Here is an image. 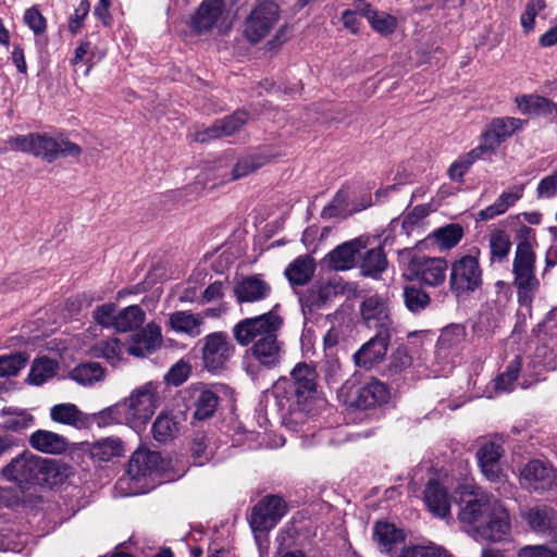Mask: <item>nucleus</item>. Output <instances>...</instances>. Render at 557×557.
Here are the masks:
<instances>
[{
  "instance_id": "31",
  "label": "nucleus",
  "mask_w": 557,
  "mask_h": 557,
  "mask_svg": "<svg viewBox=\"0 0 557 557\" xmlns=\"http://www.w3.org/2000/svg\"><path fill=\"white\" fill-rule=\"evenodd\" d=\"M52 421L77 429L89 426V416L82 412L74 404H58L50 409Z\"/></svg>"
},
{
  "instance_id": "8",
  "label": "nucleus",
  "mask_w": 557,
  "mask_h": 557,
  "mask_svg": "<svg viewBox=\"0 0 557 557\" xmlns=\"http://www.w3.org/2000/svg\"><path fill=\"white\" fill-rule=\"evenodd\" d=\"M280 13L274 1H258L244 22V37L251 44L261 41L277 24Z\"/></svg>"
},
{
  "instance_id": "63",
  "label": "nucleus",
  "mask_w": 557,
  "mask_h": 557,
  "mask_svg": "<svg viewBox=\"0 0 557 557\" xmlns=\"http://www.w3.org/2000/svg\"><path fill=\"white\" fill-rule=\"evenodd\" d=\"M110 0H99L94 9V14L102 23L103 26H110L112 24V15L110 14Z\"/></svg>"
},
{
  "instance_id": "20",
  "label": "nucleus",
  "mask_w": 557,
  "mask_h": 557,
  "mask_svg": "<svg viewBox=\"0 0 557 557\" xmlns=\"http://www.w3.org/2000/svg\"><path fill=\"white\" fill-rule=\"evenodd\" d=\"M503 447L495 442L484 443L476 451V457L483 475L492 481H502L504 474L500 467Z\"/></svg>"
},
{
  "instance_id": "9",
  "label": "nucleus",
  "mask_w": 557,
  "mask_h": 557,
  "mask_svg": "<svg viewBox=\"0 0 557 557\" xmlns=\"http://www.w3.org/2000/svg\"><path fill=\"white\" fill-rule=\"evenodd\" d=\"M122 408L127 424L133 429L146 424L157 408V396L152 384H146L134 391Z\"/></svg>"
},
{
  "instance_id": "22",
  "label": "nucleus",
  "mask_w": 557,
  "mask_h": 557,
  "mask_svg": "<svg viewBox=\"0 0 557 557\" xmlns=\"http://www.w3.org/2000/svg\"><path fill=\"white\" fill-rule=\"evenodd\" d=\"M161 343L162 334L160 325L150 322L133 336L127 351L136 357H145L160 347Z\"/></svg>"
},
{
  "instance_id": "57",
  "label": "nucleus",
  "mask_w": 557,
  "mask_h": 557,
  "mask_svg": "<svg viewBox=\"0 0 557 557\" xmlns=\"http://www.w3.org/2000/svg\"><path fill=\"white\" fill-rule=\"evenodd\" d=\"M347 210V194L338 190L331 203L324 208L323 214L330 218L346 215Z\"/></svg>"
},
{
  "instance_id": "18",
  "label": "nucleus",
  "mask_w": 557,
  "mask_h": 557,
  "mask_svg": "<svg viewBox=\"0 0 557 557\" xmlns=\"http://www.w3.org/2000/svg\"><path fill=\"white\" fill-rule=\"evenodd\" d=\"M224 11V0H202L190 18V28L197 34L212 30L221 21Z\"/></svg>"
},
{
  "instance_id": "50",
  "label": "nucleus",
  "mask_w": 557,
  "mask_h": 557,
  "mask_svg": "<svg viewBox=\"0 0 557 557\" xmlns=\"http://www.w3.org/2000/svg\"><path fill=\"white\" fill-rule=\"evenodd\" d=\"M488 125L492 127L493 132L496 133L497 137H500L503 141H505L508 137H510L517 129H519L522 125L521 120L516 117H495L493 119Z\"/></svg>"
},
{
  "instance_id": "37",
  "label": "nucleus",
  "mask_w": 557,
  "mask_h": 557,
  "mask_svg": "<svg viewBox=\"0 0 557 557\" xmlns=\"http://www.w3.org/2000/svg\"><path fill=\"white\" fill-rule=\"evenodd\" d=\"M124 453L123 442L119 437H107L96 442L90 449L91 457L100 461H109Z\"/></svg>"
},
{
  "instance_id": "27",
  "label": "nucleus",
  "mask_w": 557,
  "mask_h": 557,
  "mask_svg": "<svg viewBox=\"0 0 557 557\" xmlns=\"http://www.w3.org/2000/svg\"><path fill=\"white\" fill-rule=\"evenodd\" d=\"M29 445L44 454L60 455L67 450L69 441L52 431L37 430L29 436Z\"/></svg>"
},
{
  "instance_id": "44",
  "label": "nucleus",
  "mask_w": 557,
  "mask_h": 557,
  "mask_svg": "<svg viewBox=\"0 0 557 557\" xmlns=\"http://www.w3.org/2000/svg\"><path fill=\"white\" fill-rule=\"evenodd\" d=\"M103 376V369L97 362H88L77 366L71 373V377L82 385H91Z\"/></svg>"
},
{
  "instance_id": "43",
  "label": "nucleus",
  "mask_w": 557,
  "mask_h": 557,
  "mask_svg": "<svg viewBox=\"0 0 557 557\" xmlns=\"http://www.w3.org/2000/svg\"><path fill=\"white\" fill-rule=\"evenodd\" d=\"M490 251L492 261H503L507 258L511 242L509 235L503 230H495L490 235Z\"/></svg>"
},
{
  "instance_id": "41",
  "label": "nucleus",
  "mask_w": 557,
  "mask_h": 557,
  "mask_svg": "<svg viewBox=\"0 0 557 557\" xmlns=\"http://www.w3.org/2000/svg\"><path fill=\"white\" fill-rule=\"evenodd\" d=\"M465 329L459 325H451L442 331L437 341L438 352L456 351L465 342Z\"/></svg>"
},
{
  "instance_id": "54",
  "label": "nucleus",
  "mask_w": 557,
  "mask_h": 557,
  "mask_svg": "<svg viewBox=\"0 0 557 557\" xmlns=\"http://www.w3.org/2000/svg\"><path fill=\"white\" fill-rule=\"evenodd\" d=\"M412 362L411 357L408 354L406 347H398L389 358L388 372L391 374H397L403 372L405 369L410 367Z\"/></svg>"
},
{
  "instance_id": "16",
  "label": "nucleus",
  "mask_w": 557,
  "mask_h": 557,
  "mask_svg": "<svg viewBox=\"0 0 557 557\" xmlns=\"http://www.w3.org/2000/svg\"><path fill=\"white\" fill-rule=\"evenodd\" d=\"M410 272L430 286H438L446 278L447 262L442 258L413 257L409 263Z\"/></svg>"
},
{
  "instance_id": "23",
  "label": "nucleus",
  "mask_w": 557,
  "mask_h": 557,
  "mask_svg": "<svg viewBox=\"0 0 557 557\" xmlns=\"http://www.w3.org/2000/svg\"><path fill=\"white\" fill-rule=\"evenodd\" d=\"M194 407V418L206 420L212 417L219 405V396L203 386H193L185 391Z\"/></svg>"
},
{
  "instance_id": "26",
  "label": "nucleus",
  "mask_w": 557,
  "mask_h": 557,
  "mask_svg": "<svg viewBox=\"0 0 557 557\" xmlns=\"http://www.w3.org/2000/svg\"><path fill=\"white\" fill-rule=\"evenodd\" d=\"M161 455L158 451L137 449L131 457L127 467L128 475L134 480L149 475L159 470Z\"/></svg>"
},
{
  "instance_id": "47",
  "label": "nucleus",
  "mask_w": 557,
  "mask_h": 557,
  "mask_svg": "<svg viewBox=\"0 0 557 557\" xmlns=\"http://www.w3.org/2000/svg\"><path fill=\"white\" fill-rule=\"evenodd\" d=\"M437 244L444 249L455 247L461 239L463 232L461 226L457 224H449L441 227L433 233Z\"/></svg>"
},
{
  "instance_id": "17",
  "label": "nucleus",
  "mask_w": 557,
  "mask_h": 557,
  "mask_svg": "<svg viewBox=\"0 0 557 557\" xmlns=\"http://www.w3.org/2000/svg\"><path fill=\"white\" fill-rule=\"evenodd\" d=\"M360 313L369 327L387 331L392 334V320L386 301L379 295L366 297L360 305Z\"/></svg>"
},
{
  "instance_id": "30",
  "label": "nucleus",
  "mask_w": 557,
  "mask_h": 557,
  "mask_svg": "<svg viewBox=\"0 0 557 557\" xmlns=\"http://www.w3.org/2000/svg\"><path fill=\"white\" fill-rule=\"evenodd\" d=\"M373 540L382 552L392 553L403 544L405 536L394 524L379 521L373 528Z\"/></svg>"
},
{
  "instance_id": "14",
  "label": "nucleus",
  "mask_w": 557,
  "mask_h": 557,
  "mask_svg": "<svg viewBox=\"0 0 557 557\" xmlns=\"http://www.w3.org/2000/svg\"><path fill=\"white\" fill-rule=\"evenodd\" d=\"M238 304H253L267 299L272 294L271 284L261 274L239 278L233 288Z\"/></svg>"
},
{
  "instance_id": "33",
  "label": "nucleus",
  "mask_w": 557,
  "mask_h": 557,
  "mask_svg": "<svg viewBox=\"0 0 557 557\" xmlns=\"http://www.w3.org/2000/svg\"><path fill=\"white\" fill-rule=\"evenodd\" d=\"M522 186H515L510 190L502 193L493 205L486 207L478 213L479 219L482 221H487L504 214L522 197Z\"/></svg>"
},
{
  "instance_id": "51",
  "label": "nucleus",
  "mask_w": 557,
  "mask_h": 557,
  "mask_svg": "<svg viewBox=\"0 0 557 557\" xmlns=\"http://www.w3.org/2000/svg\"><path fill=\"white\" fill-rule=\"evenodd\" d=\"M27 363V357L22 354L0 356V376L16 375Z\"/></svg>"
},
{
  "instance_id": "55",
  "label": "nucleus",
  "mask_w": 557,
  "mask_h": 557,
  "mask_svg": "<svg viewBox=\"0 0 557 557\" xmlns=\"http://www.w3.org/2000/svg\"><path fill=\"white\" fill-rule=\"evenodd\" d=\"M116 306L112 302L98 307L94 312L95 320L106 327L115 329Z\"/></svg>"
},
{
  "instance_id": "45",
  "label": "nucleus",
  "mask_w": 557,
  "mask_h": 557,
  "mask_svg": "<svg viewBox=\"0 0 557 557\" xmlns=\"http://www.w3.org/2000/svg\"><path fill=\"white\" fill-rule=\"evenodd\" d=\"M521 357L516 356L515 359L508 363L506 371L495 379L496 391L511 392L513 389L515 382L517 381L521 370Z\"/></svg>"
},
{
  "instance_id": "12",
  "label": "nucleus",
  "mask_w": 557,
  "mask_h": 557,
  "mask_svg": "<svg viewBox=\"0 0 557 557\" xmlns=\"http://www.w3.org/2000/svg\"><path fill=\"white\" fill-rule=\"evenodd\" d=\"M391 333L387 331H377V333L364 343L352 356L354 362L358 368L370 370L381 363L386 356Z\"/></svg>"
},
{
  "instance_id": "6",
  "label": "nucleus",
  "mask_w": 557,
  "mask_h": 557,
  "mask_svg": "<svg viewBox=\"0 0 557 557\" xmlns=\"http://www.w3.org/2000/svg\"><path fill=\"white\" fill-rule=\"evenodd\" d=\"M283 325V318L275 311L271 310L267 313L246 318L236 323L232 333L240 346L259 343V339L265 336H272L280 331Z\"/></svg>"
},
{
  "instance_id": "10",
  "label": "nucleus",
  "mask_w": 557,
  "mask_h": 557,
  "mask_svg": "<svg viewBox=\"0 0 557 557\" xmlns=\"http://www.w3.org/2000/svg\"><path fill=\"white\" fill-rule=\"evenodd\" d=\"M200 344L203 363L210 371L223 368L235 354V346L224 332L210 333Z\"/></svg>"
},
{
  "instance_id": "3",
  "label": "nucleus",
  "mask_w": 557,
  "mask_h": 557,
  "mask_svg": "<svg viewBox=\"0 0 557 557\" xmlns=\"http://www.w3.org/2000/svg\"><path fill=\"white\" fill-rule=\"evenodd\" d=\"M58 473V465L30 451H24L13 458L3 470V476L20 486L24 485H52L58 481L53 476Z\"/></svg>"
},
{
  "instance_id": "58",
  "label": "nucleus",
  "mask_w": 557,
  "mask_h": 557,
  "mask_svg": "<svg viewBox=\"0 0 557 557\" xmlns=\"http://www.w3.org/2000/svg\"><path fill=\"white\" fill-rule=\"evenodd\" d=\"M90 11L89 0H82L76 8L74 15L70 18L69 30L72 34H77L84 25V21Z\"/></svg>"
},
{
  "instance_id": "56",
  "label": "nucleus",
  "mask_w": 557,
  "mask_h": 557,
  "mask_svg": "<svg viewBox=\"0 0 557 557\" xmlns=\"http://www.w3.org/2000/svg\"><path fill=\"white\" fill-rule=\"evenodd\" d=\"M545 8L543 0H530L521 15V25L528 33L534 27L535 16Z\"/></svg>"
},
{
  "instance_id": "32",
  "label": "nucleus",
  "mask_w": 557,
  "mask_h": 557,
  "mask_svg": "<svg viewBox=\"0 0 557 557\" xmlns=\"http://www.w3.org/2000/svg\"><path fill=\"white\" fill-rule=\"evenodd\" d=\"M315 263L312 257L305 255L297 257L285 269V276L293 286L306 285L313 276Z\"/></svg>"
},
{
  "instance_id": "5",
  "label": "nucleus",
  "mask_w": 557,
  "mask_h": 557,
  "mask_svg": "<svg viewBox=\"0 0 557 557\" xmlns=\"http://www.w3.org/2000/svg\"><path fill=\"white\" fill-rule=\"evenodd\" d=\"M515 284L518 288V299L522 305H528L532 300L533 293L539 287V281L535 277V253L527 240L520 242L516 248L515 260L512 264Z\"/></svg>"
},
{
  "instance_id": "13",
  "label": "nucleus",
  "mask_w": 557,
  "mask_h": 557,
  "mask_svg": "<svg viewBox=\"0 0 557 557\" xmlns=\"http://www.w3.org/2000/svg\"><path fill=\"white\" fill-rule=\"evenodd\" d=\"M249 351L250 358L265 370L280 367L285 355L284 343L278 341L277 333L259 339V343L251 345Z\"/></svg>"
},
{
  "instance_id": "40",
  "label": "nucleus",
  "mask_w": 557,
  "mask_h": 557,
  "mask_svg": "<svg viewBox=\"0 0 557 557\" xmlns=\"http://www.w3.org/2000/svg\"><path fill=\"white\" fill-rule=\"evenodd\" d=\"M387 260L382 247H376L367 251L362 258L361 272L367 276H376L385 271Z\"/></svg>"
},
{
  "instance_id": "46",
  "label": "nucleus",
  "mask_w": 557,
  "mask_h": 557,
  "mask_svg": "<svg viewBox=\"0 0 557 557\" xmlns=\"http://www.w3.org/2000/svg\"><path fill=\"white\" fill-rule=\"evenodd\" d=\"M95 355L115 366L122 359L123 345L117 338L100 341L95 346Z\"/></svg>"
},
{
  "instance_id": "7",
  "label": "nucleus",
  "mask_w": 557,
  "mask_h": 557,
  "mask_svg": "<svg viewBox=\"0 0 557 557\" xmlns=\"http://www.w3.org/2000/svg\"><path fill=\"white\" fill-rule=\"evenodd\" d=\"M483 271L475 256L467 255L453 262L449 275V286L458 298L469 297L481 288Z\"/></svg>"
},
{
  "instance_id": "1",
  "label": "nucleus",
  "mask_w": 557,
  "mask_h": 557,
  "mask_svg": "<svg viewBox=\"0 0 557 557\" xmlns=\"http://www.w3.org/2000/svg\"><path fill=\"white\" fill-rule=\"evenodd\" d=\"M317 391L315 369L305 362L297 363L290 377H280L272 393L284 421L288 424H302L313 411Z\"/></svg>"
},
{
  "instance_id": "21",
  "label": "nucleus",
  "mask_w": 557,
  "mask_h": 557,
  "mask_svg": "<svg viewBox=\"0 0 557 557\" xmlns=\"http://www.w3.org/2000/svg\"><path fill=\"white\" fill-rule=\"evenodd\" d=\"M388 399V386L376 379H371L357 389L356 396L351 399V405L366 410L385 404Z\"/></svg>"
},
{
  "instance_id": "59",
  "label": "nucleus",
  "mask_w": 557,
  "mask_h": 557,
  "mask_svg": "<svg viewBox=\"0 0 557 557\" xmlns=\"http://www.w3.org/2000/svg\"><path fill=\"white\" fill-rule=\"evenodd\" d=\"M332 288L330 287H318L312 288L309 293L302 298V304L308 306L310 310L317 309L323 304L330 296Z\"/></svg>"
},
{
  "instance_id": "52",
  "label": "nucleus",
  "mask_w": 557,
  "mask_h": 557,
  "mask_svg": "<svg viewBox=\"0 0 557 557\" xmlns=\"http://www.w3.org/2000/svg\"><path fill=\"white\" fill-rule=\"evenodd\" d=\"M404 299L406 307L412 312H419L430 304V296L418 287H406Z\"/></svg>"
},
{
  "instance_id": "24",
  "label": "nucleus",
  "mask_w": 557,
  "mask_h": 557,
  "mask_svg": "<svg viewBox=\"0 0 557 557\" xmlns=\"http://www.w3.org/2000/svg\"><path fill=\"white\" fill-rule=\"evenodd\" d=\"M362 248H364V243L361 238H355L339 245L327 255L329 265L336 271L351 269Z\"/></svg>"
},
{
  "instance_id": "4",
  "label": "nucleus",
  "mask_w": 557,
  "mask_h": 557,
  "mask_svg": "<svg viewBox=\"0 0 557 557\" xmlns=\"http://www.w3.org/2000/svg\"><path fill=\"white\" fill-rule=\"evenodd\" d=\"M11 149L40 157L47 162H53L58 158L78 157L82 148L60 135L52 137L48 134L30 133L11 137L7 140Z\"/></svg>"
},
{
  "instance_id": "53",
  "label": "nucleus",
  "mask_w": 557,
  "mask_h": 557,
  "mask_svg": "<svg viewBox=\"0 0 557 557\" xmlns=\"http://www.w3.org/2000/svg\"><path fill=\"white\" fill-rule=\"evenodd\" d=\"M502 143L503 139L497 137L496 133L487 124L486 129L481 135V143L476 148L487 158L496 153Z\"/></svg>"
},
{
  "instance_id": "61",
  "label": "nucleus",
  "mask_w": 557,
  "mask_h": 557,
  "mask_svg": "<svg viewBox=\"0 0 557 557\" xmlns=\"http://www.w3.org/2000/svg\"><path fill=\"white\" fill-rule=\"evenodd\" d=\"M189 371V366L186 362H177L170 369L165 380L168 383L178 386L187 380Z\"/></svg>"
},
{
  "instance_id": "2",
  "label": "nucleus",
  "mask_w": 557,
  "mask_h": 557,
  "mask_svg": "<svg viewBox=\"0 0 557 557\" xmlns=\"http://www.w3.org/2000/svg\"><path fill=\"white\" fill-rule=\"evenodd\" d=\"M458 517L466 531L476 541H500L510 530L506 508L492 495L481 494L469 500Z\"/></svg>"
},
{
  "instance_id": "64",
  "label": "nucleus",
  "mask_w": 557,
  "mask_h": 557,
  "mask_svg": "<svg viewBox=\"0 0 557 557\" xmlns=\"http://www.w3.org/2000/svg\"><path fill=\"white\" fill-rule=\"evenodd\" d=\"M518 557H557V555L545 546H525L520 549Z\"/></svg>"
},
{
  "instance_id": "49",
  "label": "nucleus",
  "mask_w": 557,
  "mask_h": 557,
  "mask_svg": "<svg viewBox=\"0 0 557 557\" xmlns=\"http://www.w3.org/2000/svg\"><path fill=\"white\" fill-rule=\"evenodd\" d=\"M124 414L122 405L108 407L99 412L88 414L89 425L96 423L99 428H107L121 422V417Z\"/></svg>"
},
{
  "instance_id": "25",
  "label": "nucleus",
  "mask_w": 557,
  "mask_h": 557,
  "mask_svg": "<svg viewBox=\"0 0 557 557\" xmlns=\"http://www.w3.org/2000/svg\"><path fill=\"white\" fill-rule=\"evenodd\" d=\"M168 325L172 331L194 338L202 333L205 317L189 310H180L169 314Z\"/></svg>"
},
{
  "instance_id": "62",
  "label": "nucleus",
  "mask_w": 557,
  "mask_h": 557,
  "mask_svg": "<svg viewBox=\"0 0 557 557\" xmlns=\"http://www.w3.org/2000/svg\"><path fill=\"white\" fill-rule=\"evenodd\" d=\"M541 198H552L557 194V172L542 178L536 188Z\"/></svg>"
},
{
  "instance_id": "34",
  "label": "nucleus",
  "mask_w": 557,
  "mask_h": 557,
  "mask_svg": "<svg viewBox=\"0 0 557 557\" xmlns=\"http://www.w3.org/2000/svg\"><path fill=\"white\" fill-rule=\"evenodd\" d=\"M521 113L529 115H547L557 111L556 104L548 98L539 95H523L516 98Z\"/></svg>"
},
{
  "instance_id": "19",
  "label": "nucleus",
  "mask_w": 557,
  "mask_h": 557,
  "mask_svg": "<svg viewBox=\"0 0 557 557\" xmlns=\"http://www.w3.org/2000/svg\"><path fill=\"white\" fill-rule=\"evenodd\" d=\"M247 117L246 111H236L230 116L215 121L210 127L198 131L195 134V140L207 143L211 139L231 136L246 123Z\"/></svg>"
},
{
  "instance_id": "35",
  "label": "nucleus",
  "mask_w": 557,
  "mask_h": 557,
  "mask_svg": "<svg viewBox=\"0 0 557 557\" xmlns=\"http://www.w3.org/2000/svg\"><path fill=\"white\" fill-rule=\"evenodd\" d=\"M180 420L168 412H161L152 424L153 438L159 443H169L180 431Z\"/></svg>"
},
{
  "instance_id": "29",
  "label": "nucleus",
  "mask_w": 557,
  "mask_h": 557,
  "mask_svg": "<svg viewBox=\"0 0 557 557\" xmlns=\"http://www.w3.org/2000/svg\"><path fill=\"white\" fill-rule=\"evenodd\" d=\"M523 518L535 532H547L557 524L556 511L546 505H536L523 512Z\"/></svg>"
},
{
  "instance_id": "38",
  "label": "nucleus",
  "mask_w": 557,
  "mask_h": 557,
  "mask_svg": "<svg viewBox=\"0 0 557 557\" xmlns=\"http://www.w3.org/2000/svg\"><path fill=\"white\" fill-rule=\"evenodd\" d=\"M358 10L363 12V15L367 17L371 26L379 33L389 34L396 27L395 17L384 13L374 11L370 4L366 2H360L358 4Z\"/></svg>"
},
{
  "instance_id": "15",
  "label": "nucleus",
  "mask_w": 557,
  "mask_h": 557,
  "mask_svg": "<svg viewBox=\"0 0 557 557\" xmlns=\"http://www.w3.org/2000/svg\"><path fill=\"white\" fill-rule=\"evenodd\" d=\"M521 484L529 490L546 491L557 484V472L541 460H531L520 474Z\"/></svg>"
},
{
  "instance_id": "11",
  "label": "nucleus",
  "mask_w": 557,
  "mask_h": 557,
  "mask_svg": "<svg viewBox=\"0 0 557 557\" xmlns=\"http://www.w3.org/2000/svg\"><path fill=\"white\" fill-rule=\"evenodd\" d=\"M286 513V503L276 495H268L251 509L249 524L251 530L267 532L273 529Z\"/></svg>"
},
{
  "instance_id": "36",
  "label": "nucleus",
  "mask_w": 557,
  "mask_h": 557,
  "mask_svg": "<svg viewBox=\"0 0 557 557\" xmlns=\"http://www.w3.org/2000/svg\"><path fill=\"white\" fill-rule=\"evenodd\" d=\"M145 320L146 313L139 306H128L116 313L114 330L131 332L141 326Z\"/></svg>"
},
{
  "instance_id": "28",
  "label": "nucleus",
  "mask_w": 557,
  "mask_h": 557,
  "mask_svg": "<svg viewBox=\"0 0 557 557\" xmlns=\"http://www.w3.org/2000/svg\"><path fill=\"white\" fill-rule=\"evenodd\" d=\"M424 502L429 510L445 518L450 512V498L447 491L436 481H429L424 491Z\"/></svg>"
},
{
  "instance_id": "48",
  "label": "nucleus",
  "mask_w": 557,
  "mask_h": 557,
  "mask_svg": "<svg viewBox=\"0 0 557 557\" xmlns=\"http://www.w3.org/2000/svg\"><path fill=\"white\" fill-rule=\"evenodd\" d=\"M267 163V158L251 154L240 158L232 171V178L238 180L260 169Z\"/></svg>"
},
{
  "instance_id": "42",
  "label": "nucleus",
  "mask_w": 557,
  "mask_h": 557,
  "mask_svg": "<svg viewBox=\"0 0 557 557\" xmlns=\"http://www.w3.org/2000/svg\"><path fill=\"white\" fill-rule=\"evenodd\" d=\"M55 368L53 360L47 357L38 358L32 364L27 381L39 386L54 375Z\"/></svg>"
},
{
  "instance_id": "39",
  "label": "nucleus",
  "mask_w": 557,
  "mask_h": 557,
  "mask_svg": "<svg viewBox=\"0 0 557 557\" xmlns=\"http://www.w3.org/2000/svg\"><path fill=\"white\" fill-rule=\"evenodd\" d=\"M0 416L2 418V428L12 432L22 431L34 423L33 414L26 410L8 408L3 409Z\"/></svg>"
},
{
  "instance_id": "60",
  "label": "nucleus",
  "mask_w": 557,
  "mask_h": 557,
  "mask_svg": "<svg viewBox=\"0 0 557 557\" xmlns=\"http://www.w3.org/2000/svg\"><path fill=\"white\" fill-rule=\"evenodd\" d=\"M24 22L35 34H42L46 30V20L35 8L25 11Z\"/></svg>"
}]
</instances>
